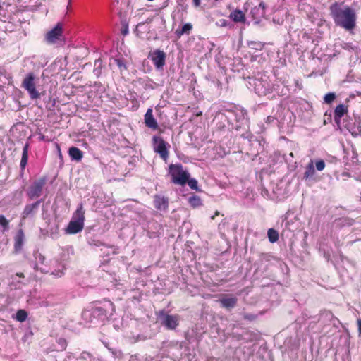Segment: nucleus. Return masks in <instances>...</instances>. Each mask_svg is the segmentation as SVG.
<instances>
[{
    "instance_id": "1a4fd4ad",
    "label": "nucleus",
    "mask_w": 361,
    "mask_h": 361,
    "mask_svg": "<svg viewBox=\"0 0 361 361\" xmlns=\"http://www.w3.org/2000/svg\"><path fill=\"white\" fill-rule=\"evenodd\" d=\"M148 58L152 60L157 68H161L165 65L166 54L164 51L157 49L150 51Z\"/></svg>"
},
{
    "instance_id": "f8f14e48",
    "label": "nucleus",
    "mask_w": 361,
    "mask_h": 361,
    "mask_svg": "<svg viewBox=\"0 0 361 361\" xmlns=\"http://www.w3.org/2000/svg\"><path fill=\"white\" fill-rule=\"evenodd\" d=\"M83 228L84 223L71 219L66 228V233L68 234H76L82 231Z\"/></svg>"
},
{
    "instance_id": "72a5a7b5",
    "label": "nucleus",
    "mask_w": 361,
    "mask_h": 361,
    "mask_svg": "<svg viewBox=\"0 0 361 361\" xmlns=\"http://www.w3.org/2000/svg\"><path fill=\"white\" fill-rule=\"evenodd\" d=\"M217 25H220V26H225L226 25V20L225 19H221L219 20V22H217L216 23Z\"/></svg>"
},
{
    "instance_id": "6e6552de",
    "label": "nucleus",
    "mask_w": 361,
    "mask_h": 361,
    "mask_svg": "<svg viewBox=\"0 0 361 361\" xmlns=\"http://www.w3.org/2000/svg\"><path fill=\"white\" fill-rule=\"evenodd\" d=\"M63 35V25L58 23L56 26L49 31L46 35L45 39L49 44H55L57 41L60 40Z\"/></svg>"
},
{
    "instance_id": "c9c22d12",
    "label": "nucleus",
    "mask_w": 361,
    "mask_h": 361,
    "mask_svg": "<svg viewBox=\"0 0 361 361\" xmlns=\"http://www.w3.org/2000/svg\"><path fill=\"white\" fill-rule=\"evenodd\" d=\"M358 330L360 334H361V319L357 320Z\"/></svg>"
},
{
    "instance_id": "37998d69",
    "label": "nucleus",
    "mask_w": 361,
    "mask_h": 361,
    "mask_svg": "<svg viewBox=\"0 0 361 361\" xmlns=\"http://www.w3.org/2000/svg\"><path fill=\"white\" fill-rule=\"evenodd\" d=\"M159 133H163L162 130H160V129H159Z\"/></svg>"
},
{
    "instance_id": "f704fd0d",
    "label": "nucleus",
    "mask_w": 361,
    "mask_h": 361,
    "mask_svg": "<svg viewBox=\"0 0 361 361\" xmlns=\"http://www.w3.org/2000/svg\"><path fill=\"white\" fill-rule=\"evenodd\" d=\"M200 2H201V1H200V0H193V1H192L193 5H194L195 7H198V6H200Z\"/></svg>"
},
{
    "instance_id": "6ab92c4d",
    "label": "nucleus",
    "mask_w": 361,
    "mask_h": 361,
    "mask_svg": "<svg viewBox=\"0 0 361 361\" xmlns=\"http://www.w3.org/2000/svg\"><path fill=\"white\" fill-rule=\"evenodd\" d=\"M39 202V201H37L33 204L26 205L23 212V218L25 219L32 214L34 210L38 207Z\"/></svg>"
},
{
    "instance_id": "a211bd4d",
    "label": "nucleus",
    "mask_w": 361,
    "mask_h": 361,
    "mask_svg": "<svg viewBox=\"0 0 361 361\" xmlns=\"http://www.w3.org/2000/svg\"><path fill=\"white\" fill-rule=\"evenodd\" d=\"M28 149H29V144L26 143L23 148L22 157H21L20 164L22 171H23L25 169V166L27 164Z\"/></svg>"
},
{
    "instance_id": "ea45409f",
    "label": "nucleus",
    "mask_w": 361,
    "mask_h": 361,
    "mask_svg": "<svg viewBox=\"0 0 361 361\" xmlns=\"http://www.w3.org/2000/svg\"><path fill=\"white\" fill-rule=\"evenodd\" d=\"M106 302H108V304L110 307H111L112 308L114 307V305L112 302L109 301V300H106Z\"/></svg>"
},
{
    "instance_id": "0eeeda50",
    "label": "nucleus",
    "mask_w": 361,
    "mask_h": 361,
    "mask_svg": "<svg viewBox=\"0 0 361 361\" xmlns=\"http://www.w3.org/2000/svg\"><path fill=\"white\" fill-rule=\"evenodd\" d=\"M162 317L161 324L169 330H173L179 325V316L178 314H165L164 310L159 312Z\"/></svg>"
},
{
    "instance_id": "4be33fe9",
    "label": "nucleus",
    "mask_w": 361,
    "mask_h": 361,
    "mask_svg": "<svg viewBox=\"0 0 361 361\" xmlns=\"http://www.w3.org/2000/svg\"><path fill=\"white\" fill-rule=\"evenodd\" d=\"M92 313L99 317H106L107 310L103 307H94L92 308Z\"/></svg>"
},
{
    "instance_id": "7c9ffc66",
    "label": "nucleus",
    "mask_w": 361,
    "mask_h": 361,
    "mask_svg": "<svg viewBox=\"0 0 361 361\" xmlns=\"http://www.w3.org/2000/svg\"><path fill=\"white\" fill-rule=\"evenodd\" d=\"M316 168L318 171H322L325 167V163L323 160L317 161L315 163Z\"/></svg>"
},
{
    "instance_id": "423d86ee",
    "label": "nucleus",
    "mask_w": 361,
    "mask_h": 361,
    "mask_svg": "<svg viewBox=\"0 0 361 361\" xmlns=\"http://www.w3.org/2000/svg\"><path fill=\"white\" fill-rule=\"evenodd\" d=\"M46 184V178L42 177L35 180L28 188L27 194L30 199H35L40 197L42 190Z\"/></svg>"
},
{
    "instance_id": "9b49d317",
    "label": "nucleus",
    "mask_w": 361,
    "mask_h": 361,
    "mask_svg": "<svg viewBox=\"0 0 361 361\" xmlns=\"http://www.w3.org/2000/svg\"><path fill=\"white\" fill-rule=\"evenodd\" d=\"M145 123L147 127L152 130H158V123L153 116V111L151 108L147 110L144 116Z\"/></svg>"
},
{
    "instance_id": "dca6fc26",
    "label": "nucleus",
    "mask_w": 361,
    "mask_h": 361,
    "mask_svg": "<svg viewBox=\"0 0 361 361\" xmlns=\"http://www.w3.org/2000/svg\"><path fill=\"white\" fill-rule=\"evenodd\" d=\"M72 220L80 221L82 223L85 222V210L83 209L82 204H80L77 209L74 212Z\"/></svg>"
},
{
    "instance_id": "b1692460",
    "label": "nucleus",
    "mask_w": 361,
    "mask_h": 361,
    "mask_svg": "<svg viewBox=\"0 0 361 361\" xmlns=\"http://www.w3.org/2000/svg\"><path fill=\"white\" fill-rule=\"evenodd\" d=\"M315 173V170H314V166H313V163L312 161H311L308 166H307L306 168V171L304 173V178L305 179H307L312 176H313V175Z\"/></svg>"
},
{
    "instance_id": "20e7f679",
    "label": "nucleus",
    "mask_w": 361,
    "mask_h": 361,
    "mask_svg": "<svg viewBox=\"0 0 361 361\" xmlns=\"http://www.w3.org/2000/svg\"><path fill=\"white\" fill-rule=\"evenodd\" d=\"M244 119L243 111L233 106H227V122L231 126V128L238 130L240 126L238 124L240 121Z\"/></svg>"
},
{
    "instance_id": "2eb2a0df",
    "label": "nucleus",
    "mask_w": 361,
    "mask_h": 361,
    "mask_svg": "<svg viewBox=\"0 0 361 361\" xmlns=\"http://www.w3.org/2000/svg\"><path fill=\"white\" fill-rule=\"evenodd\" d=\"M229 17L235 23H245L246 20L244 13L238 9L231 12Z\"/></svg>"
},
{
    "instance_id": "ddd939ff",
    "label": "nucleus",
    "mask_w": 361,
    "mask_h": 361,
    "mask_svg": "<svg viewBox=\"0 0 361 361\" xmlns=\"http://www.w3.org/2000/svg\"><path fill=\"white\" fill-rule=\"evenodd\" d=\"M348 111V106L343 104H338L334 110V121L337 124L341 122V118Z\"/></svg>"
},
{
    "instance_id": "473e14b6",
    "label": "nucleus",
    "mask_w": 361,
    "mask_h": 361,
    "mask_svg": "<svg viewBox=\"0 0 361 361\" xmlns=\"http://www.w3.org/2000/svg\"><path fill=\"white\" fill-rule=\"evenodd\" d=\"M115 61L120 68H121L123 66L126 68L123 61L121 59H116Z\"/></svg>"
},
{
    "instance_id": "f257e3e1",
    "label": "nucleus",
    "mask_w": 361,
    "mask_h": 361,
    "mask_svg": "<svg viewBox=\"0 0 361 361\" xmlns=\"http://www.w3.org/2000/svg\"><path fill=\"white\" fill-rule=\"evenodd\" d=\"M330 12L336 25L348 31L355 27L357 16L352 8L348 6H341L335 3L331 6Z\"/></svg>"
},
{
    "instance_id": "2f4dec72",
    "label": "nucleus",
    "mask_w": 361,
    "mask_h": 361,
    "mask_svg": "<svg viewBox=\"0 0 361 361\" xmlns=\"http://www.w3.org/2000/svg\"><path fill=\"white\" fill-rule=\"evenodd\" d=\"M249 47L257 49L258 47L261 48L262 44L260 43L256 42H248Z\"/></svg>"
},
{
    "instance_id": "79ce46f5",
    "label": "nucleus",
    "mask_w": 361,
    "mask_h": 361,
    "mask_svg": "<svg viewBox=\"0 0 361 361\" xmlns=\"http://www.w3.org/2000/svg\"><path fill=\"white\" fill-rule=\"evenodd\" d=\"M202 115V112H198V114H197V116H200Z\"/></svg>"
},
{
    "instance_id": "4c0bfd02",
    "label": "nucleus",
    "mask_w": 361,
    "mask_h": 361,
    "mask_svg": "<svg viewBox=\"0 0 361 361\" xmlns=\"http://www.w3.org/2000/svg\"><path fill=\"white\" fill-rule=\"evenodd\" d=\"M221 303L223 307H226V298L221 299Z\"/></svg>"
},
{
    "instance_id": "f3484780",
    "label": "nucleus",
    "mask_w": 361,
    "mask_h": 361,
    "mask_svg": "<svg viewBox=\"0 0 361 361\" xmlns=\"http://www.w3.org/2000/svg\"><path fill=\"white\" fill-rule=\"evenodd\" d=\"M68 154L73 160L80 161L83 157V152L76 147H71L68 149Z\"/></svg>"
},
{
    "instance_id": "4468645a",
    "label": "nucleus",
    "mask_w": 361,
    "mask_h": 361,
    "mask_svg": "<svg viewBox=\"0 0 361 361\" xmlns=\"http://www.w3.org/2000/svg\"><path fill=\"white\" fill-rule=\"evenodd\" d=\"M24 233L22 229L18 230L14 238V248L16 251L21 250L24 241Z\"/></svg>"
},
{
    "instance_id": "39448f33",
    "label": "nucleus",
    "mask_w": 361,
    "mask_h": 361,
    "mask_svg": "<svg viewBox=\"0 0 361 361\" xmlns=\"http://www.w3.org/2000/svg\"><path fill=\"white\" fill-rule=\"evenodd\" d=\"M152 144L154 152L159 154L163 160L166 161L169 158L170 145L161 137L157 135L153 136Z\"/></svg>"
},
{
    "instance_id": "412c9836",
    "label": "nucleus",
    "mask_w": 361,
    "mask_h": 361,
    "mask_svg": "<svg viewBox=\"0 0 361 361\" xmlns=\"http://www.w3.org/2000/svg\"><path fill=\"white\" fill-rule=\"evenodd\" d=\"M188 202L192 208H197L202 205L201 198L196 195H193L188 198Z\"/></svg>"
},
{
    "instance_id": "aec40b11",
    "label": "nucleus",
    "mask_w": 361,
    "mask_h": 361,
    "mask_svg": "<svg viewBox=\"0 0 361 361\" xmlns=\"http://www.w3.org/2000/svg\"><path fill=\"white\" fill-rule=\"evenodd\" d=\"M192 30V25L190 23H185L181 28L176 30V35L180 38L183 35H190Z\"/></svg>"
},
{
    "instance_id": "bb28decb",
    "label": "nucleus",
    "mask_w": 361,
    "mask_h": 361,
    "mask_svg": "<svg viewBox=\"0 0 361 361\" xmlns=\"http://www.w3.org/2000/svg\"><path fill=\"white\" fill-rule=\"evenodd\" d=\"M0 225L3 227L4 231L8 229L9 221L4 215H0Z\"/></svg>"
},
{
    "instance_id": "cd10ccee",
    "label": "nucleus",
    "mask_w": 361,
    "mask_h": 361,
    "mask_svg": "<svg viewBox=\"0 0 361 361\" xmlns=\"http://www.w3.org/2000/svg\"><path fill=\"white\" fill-rule=\"evenodd\" d=\"M236 302V298L227 295V309L233 307L235 305Z\"/></svg>"
},
{
    "instance_id": "c756f323",
    "label": "nucleus",
    "mask_w": 361,
    "mask_h": 361,
    "mask_svg": "<svg viewBox=\"0 0 361 361\" xmlns=\"http://www.w3.org/2000/svg\"><path fill=\"white\" fill-rule=\"evenodd\" d=\"M57 343L61 346L62 350H65L67 347V341L63 338H59L56 340Z\"/></svg>"
},
{
    "instance_id": "a878e982",
    "label": "nucleus",
    "mask_w": 361,
    "mask_h": 361,
    "mask_svg": "<svg viewBox=\"0 0 361 361\" xmlns=\"http://www.w3.org/2000/svg\"><path fill=\"white\" fill-rule=\"evenodd\" d=\"M188 186L192 189V190H196V191H198L199 190V188H198V183L196 179L195 178H188V180L187 181V183Z\"/></svg>"
},
{
    "instance_id": "c85d7f7f",
    "label": "nucleus",
    "mask_w": 361,
    "mask_h": 361,
    "mask_svg": "<svg viewBox=\"0 0 361 361\" xmlns=\"http://www.w3.org/2000/svg\"><path fill=\"white\" fill-rule=\"evenodd\" d=\"M335 98L336 94L334 92H329L324 96V99L326 104H331L335 99Z\"/></svg>"
},
{
    "instance_id": "5701e85b",
    "label": "nucleus",
    "mask_w": 361,
    "mask_h": 361,
    "mask_svg": "<svg viewBox=\"0 0 361 361\" xmlns=\"http://www.w3.org/2000/svg\"><path fill=\"white\" fill-rule=\"evenodd\" d=\"M269 240L271 243H275L279 239V233L274 228H269L267 232Z\"/></svg>"
},
{
    "instance_id": "393cba45",
    "label": "nucleus",
    "mask_w": 361,
    "mask_h": 361,
    "mask_svg": "<svg viewBox=\"0 0 361 361\" xmlns=\"http://www.w3.org/2000/svg\"><path fill=\"white\" fill-rule=\"evenodd\" d=\"M27 318V313L24 310H19L16 312V319L18 322H24Z\"/></svg>"
},
{
    "instance_id": "9d476101",
    "label": "nucleus",
    "mask_w": 361,
    "mask_h": 361,
    "mask_svg": "<svg viewBox=\"0 0 361 361\" xmlns=\"http://www.w3.org/2000/svg\"><path fill=\"white\" fill-rule=\"evenodd\" d=\"M153 203L157 210L166 211L169 207V198L161 195H155Z\"/></svg>"
},
{
    "instance_id": "7ed1b4c3",
    "label": "nucleus",
    "mask_w": 361,
    "mask_h": 361,
    "mask_svg": "<svg viewBox=\"0 0 361 361\" xmlns=\"http://www.w3.org/2000/svg\"><path fill=\"white\" fill-rule=\"evenodd\" d=\"M21 87L25 89L32 99L40 98V94L36 87L35 76L33 73H29L23 79Z\"/></svg>"
},
{
    "instance_id": "a19ab883",
    "label": "nucleus",
    "mask_w": 361,
    "mask_h": 361,
    "mask_svg": "<svg viewBox=\"0 0 361 361\" xmlns=\"http://www.w3.org/2000/svg\"><path fill=\"white\" fill-rule=\"evenodd\" d=\"M255 90H258V85L257 84H255Z\"/></svg>"
},
{
    "instance_id": "f03ea898",
    "label": "nucleus",
    "mask_w": 361,
    "mask_h": 361,
    "mask_svg": "<svg viewBox=\"0 0 361 361\" xmlns=\"http://www.w3.org/2000/svg\"><path fill=\"white\" fill-rule=\"evenodd\" d=\"M169 174L171 176L172 183L180 185H185L190 176L188 171L184 170L180 164H170Z\"/></svg>"
},
{
    "instance_id": "e433bc0d",
    "label": "nucleus",
    "mask_w": 361,
    "mask_h": 361,
    "mask_svg": "<svg viewBox=\"0 0 361 361\" xmlns=\"http://www.w3.org/2000/svg\"><path fill=\"white\" fill-rule=\"evenodd\" d=\"M16 276H18V277H20V278H24V277H25L24 274H23V273H22V272H18V273H16Z\"/></svg>"
},
{
    "instance_id": "58836bf2",
    "label": "nucleus",
    "mask_w": 361,
    "mask_h": 361,
    "mask_svg": "<svg viewBox=\"0 0 361 361\" xmlns=\"http://www.w3.org/2000/svg\"><path fill=\"white\" fill-rule=\"evenodd\" d=\"M259 8H262V10H264V8H265V4H264V3L261 2V3L259 4Z\"/></svg>"
}]
</instances>
